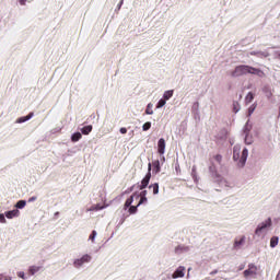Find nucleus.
<instances>
[{"label":"nucleus","instance_id":"f257e3e1","mask_svg":"<svg viewBox=\"0 0 280 280\" xmlns=\"http://www.w3.org/2000/svg\"><path fill=\"white\" fill-rule=\"evenodd\" d=\"M258 75L259 78H264L265 73L261 69L254 68L246 65L236 66L234 71L231 72L232 78H240L246 74Z\"/></svg>","mask_w":280,"mask_h":280},{"label":"nucleus","instance_id":"f03ea898","mask_svg":"<svg viewBox=\"0 0 280 280\" xmlns=\"http://www.w3.org/2000/svg\"><path fill=\"white\" fill-rule=\"evenodd\" d=\"M150 178H152V163L148 164V173L144 176V178L141 180V184L139 185V189L143 191L148 185H150Z\"/></svg>","mask_w":280,"mask_h":280},{"label":"nucleus","instance_id":"7ed1b4c3","mask_svg":"<svg viewBox=\"0 0 280 280\" xmlns=\"http://www.w3.org/2000/svg\"><path fill=\"white\" fill-rule=\"evenodd\" d=\"M91 259H93V257H91L89 254H85L81 258L75 259L73 261V266L74 268H82V266H84V264H89Z\"/></svg>","mask_w":280,"mask_h":280},{"label":"nucleus","instance_id":"20e7f679","mask_svg":"<svg viewBox=\"0 0 280 280\" xmlns=\"http://www.w3.org/2000/svg\"><path fill=\"white\" fill-rule=\"evenodd\" d=\"M269 226H272V219L270 218L257 226L255 231V235H258V236L261 235V233H264L266 229H269Z\"/></svg>","mask_w":280,"mask_h":280},{"label":"nucleus","instance_id":"39448f33","mask_svg":"<svg viewBox=\"0 0 280 280\" xmlns=\"http://www.w3.org/2000/svg\"><path fill=\"white\" fill-rule=\"evenodd\" d=\"M243 275L245 278L253 277V276L257 275V266H255V264H249L248 269H246L243 272Z\"/></svg>","mask_w":280,"mask_h":280},{"label":"nucleus","instance_id":"423d86ee","mask_svg":"<svg viewBox=\"0 0 280 280\" xmlns=\"http://www.w3.org/2000/svg\"><path fill=\"white\" fill-rule=\"evenodd\" d=\"M183 277H185V267L179 266L172 275V279H183Z\"/></svg>","mask_w":280,"mask_h":280},{"label":"nucleus","instance_id":"0eeeda50","mask_svg":"<svg viewBox=\"0 0 280 280\" xmlns=\"http://www.w3.org/2000/svg\"><path fill=\"white\" fill-rule=\"evenodd\" d=\"M159 154H165V139L161 138L158 142Z\"/></svg>","mask_w":280,"mask_h":280},{"label":"nucleus","instance_id":"6e6552de","mask_svg":"<svg viewBox=\"0 0 280 280\" xmlns=\"http://www.w3.org/2000/svg\"><path fill=\"white\" fill-rule=\"evenodd\" d=\"M247 159H248V149H244L242 151V156H241V160H240L241 167H244V165H246V160Z\"/></svg>","mask_w":280,"mask_h":280},{"label":"nucleus","instance_id":"1a4fd4ad","mask_svg":"<svg viewBox=\"0 0 280 280\" xmlns=\"http://www.w3.org/2000/svg\"><path fill=\"white\" fill-rule=\"evenodd\" d=\"M240 152H242V148H240V145H235L233 149L234 161H240Z\"/></svg>","mask_w":280,"mask_h":280},{"label":"nucleus","instance_id":"9d476101","mask_svg":"<svg viewBox=\"0 0 280 280\" xmlns=\"http://www.w3.org/2000/svg\"><path fill=\"white\" fill-rule=\"evenodd\" d=\"M16 217H19V210H11L5 212V218H8V220H12V218Z\"/></svg>","mask_w":280,"mask_h":280},{"label":"nucleus","instance_id":"9b49d317","mask_svg":"<svg viewBox=\"0 0 280 280\" xmlns=\"http://www.w3.org/2000/svg\"><path fill=\"white\" fill-rule=\"evenodd\" d=\"M153 165V172L155 174H159L161 172V162L159 160H155L152 162Z\"/></svg>","mask_w":280,"mask_h":280},{"label":"nucleus","instance_id":"f8f14e48","mask_svg":"<svg viewBox=\"0 0 280 280\" xmlns=\"http://www.w3.org/2000/svg\"><path fill=\"white\" fill-rule=\"evenodd\" d=\"M106 207H108V205H94L91 206V208L89 209V211H102V209H106Z\"/></svg>","mask_w":280,"mask_h":280},{"label":"nucleus","instance_id":"ddd939ff","mask_svg":"<svg viewBox=\"0 0 280 280\" xmlns=\"http://www.w3.org/2000/svg\"><path fill=\"white\" fill-rule=\"evenodd\" d=\"M249 55L257 56V58H268V54L262 51H250Z\"/></svg>","mask_w":280,"mask_h":280},{"label":"nucleus","instance_id":"4468645a","mask_svg":"<svg viewBox=\"0 0 280 280\" xmlns=\"http://www.w3.org/2000/svg\"><path fill=\"white\" fill-rule=\"evenodd\" d=\"M81 132H82V135H91V132H93V126L88 125V126L81 128Z\"/></svg>","mask_w":280,"mask_h":280},{"label":"nucleus","instance_id":"2eb2a0df","mask_svg":"<svg viewBox=\"0 0 280 280\" xmlns=\"http://www.w3.org/2000/svg\"><path fill=\"white\" fill-rule=\"evenodd\" d=\"M40 268H43V267H40V266H31L28 268V275H32V276L36 275V272H39Z\"/></svg>","mask_w":280,"mask_h":280},{"label":"nucleus","instance_id":"dca6fc26","mask_svg":"<svg viewBox=\"0 0 280 280\" xmlns=\"http://www.w3.org/2000/svg\"><path fill=\"white\" fill-rule=\"evenodd\" d=\"M80 139H82V133L80 132H74L72 136H71V141L73 143H78V141H80Z\"/></svg>","mask_w":280,"mask_h":280},{"label":"nucleus","instance_id":"f3484780","mask_svg":"<svg viewBox=\"0 0 280 280\" xmlns=\"http://www.w3.org/2000/svg\"><path fill=\"white\" fill-rule=\"evenodd\" d=\"M149 189H152L153 195L156 196V194H159V183L151 184Z\"/></svg>","mask_w":280,"mask_h":280},{"label":"nucleus","instance_id":"a211bd4d","mask_svg":"<svg viewBox=\"0 0 280 280\" xmlns=\"http://www.w3.org/2000/svg\"><path fill=\"white\" fill-rule=\"evenodd\" d=\"M174 96V90H168V91H166V92H164V94H163V97H164V100H171V97H173Z\"/></svg>","mask_w":280,"mask_h":280},{"label":"nucleus","instance_id":"6ab92c4d","mask_svg":"<svg viewBox=\"0 0 280 280\" xmlns=\"http://www.w3.org/2000/svg\"><path fill=\"white\" fill-rule=\"evenodd\" d=\"M254 100H255V94H253V92H248V94L245 97L246 104H250V102H253Z\"/></svg>","mask_w":280,"mask_h":280},{"label":"nucleus","instance_id":"aec40b11","mask_svg":"<svg viewBox=\"0 0 280 280\" xmlns=\"http://www.w3.org/2000/svg\"><path fill=\"white\" fill-rule=\"evenodd\" d=\"M279 244V237L272 236L270 240V247L275 248Z\"/></svg>","mask_w":280,"mask_h":280},{"label":"nucleus","instance_id":"412c9836","mask_svg":"<svg viewBox=\"0 0 280 280\" xmlns=\"http://www.w3.org/2000/svg\"><path fill=\"white\" fill-rule=\"evenodd\" d=\"M135 201V196H131L125 201V209H128L131 207L132 202Z\"/></svg>","mask_w":280,"mask_h":280},{"label":"nucleus","instance_id":"4be33fe9","mask_svg":"<svg viewBox=\"0 0 280 280\" xmlns=\"http://www.w3.org/2000/svg\"><path fill=\"white\" fill-rule=\"evenodd\" d=\"M245 241H246V237H244V236L241 237L240 241L236 240V241L234 242V248L241 247L242 244H244Z\"/></svg>","mask_w":280,"mask_h":280},{"label":"nucleus","instance_id":"5701e85b","mask_svg":"<svg viewBox=\"0 0 280 280\" xmlns=\"http://www.w3.org/2000/svg\"><path fill=\"white\" fill-rule=\"evenodd\" d=\"M25 205H27V201L20 200L16 202L15 207H16V209H25Z\"/></svg>","mask_w":280,"mask_h":280},{"label":"nucleus","instance_id":"b1692460","mask_svg":"<svg viewBox=\"0 0 280 280\" xmlns=\"http://www.w3.org/2000/svg\"><path fill=\"white\" fill-rule=\"evenodd\" d=\"M147 203H148V197H140L138 207H141V205H147Z\"/></svg>","mask_w":280,"mask_h":280},{"label":"nucleus","instance_id":"393cba45","mask_svg":"<svg viewBox=\"0 0 280 280\" xmlns=\"http://www.w3.org/2000/svg\"><path fill=\"white\" fill-rule=\"evenodd\" d=\"M147 115H154V110H152V104H149L145 109Z\"/></svg>","mask_w":280,"mask_h":280},{"label":"nucleus","instance_id":"a878e982","mask_svg":"<svg viewBox=\"0 0 280 280\" xmlns=\"http://www.w3.org/2000/svg\"><path fill=\"white\" fill-rule=\"evenodd\" d=\"M150 128H152V122L148 121L142 126V130L148 131L150 130Z\"/></svg>","mask_w":280,"mask_h":280},{"label":"nucleus","instance_id":"bb28decb","mask_svg":"<svg viewBox=\"0 0 280 280\" xmlns=\"http://www.w3.org/2000/svg\"><path fill=\"white\" fill-rule=\"evenodd\" d=\"M139 205L138 206H131L129 207V210L128 212L132 215L135 213H137V209H138Z\"/></svg>","mask_w":280,"mask_h":280},{"label":"nucleus","instance_id":"cd10ccee","mask_svg":"<svg viewBox=\"0 0 280 280\" xmlns=\"http://www.w3.org/2000/svg\"><path fill=\"white\" fill-rule=\"evenodd\" d=\"M166 104V100L161 98L156 105V108H163V106H165Z\"/></svg>","mask_w":280,"mask_h":280},{"label":"nucleus","instance_id":"c85d7f7f","mask_svg":"<svg viewBox=\"0 0 280 280\" xmlns=\"http://www.w3.org/2000/svg\"><path fill=\"white\" fill-rule=\"evenodd\" d=\"M97 236V232L96 231H92L91 235H90V240L91 242H95V237Z\"/></svg>","mask_w":280,"mask_h":280},{"label":"nucleus","instance_id":"c756f323","mask_svg":"<svg viewBox=\"0 0 280 280\" xmlns=\"http://www.w3.org/2000/svg\"><path fill=\"white\" fill-rule=\"evenodd\" d=\"M217 163H222V156L220 154L214 155Z\"/></svg>","mask_w":280,"mask_h":280},{"label":"nucleus","instance_id":"7c9ffc66","mask_svg":"<svg viewBox=\"0 0 280 280\" xmlns=\"http://www.w3.org/2000/svg\"><path fill=\"white\" fill-rule=\"evenodd\" d=\"M0 222L1 224H5L7 220L4 214H0Z\"/></svg>","mask_w":280,"mask_h":280},{"label":"nucleus","instance_id":"2f4dec72","mask_svg":"<svg viewBox=\"0 0 280 280\" xmlns=\"http://www.w3.org/2000/svg\"><path fill=\"white\" fill-rule=\"evenodd\" d=\"M18 277H20V279H25V272L19 271Z\"/></svg>","mask_w":280,"mask_h":280},{"label":"nucleus","instance_id":"473e14b6","mask_svg":"<svg viewBox=\"0 0 280 280\" xmlns=\"http://www.w3.org/2000/svg\"><path fill=\"white\" fill-rule=\"evenodd\" d=\"M0 280H12L11 277L0 275Z\"/></svg>","mask_w":280,"mask_h":280},{"label":"nucleus","instance_id":"72a5a7b5","mask_svg":"<svg viewBox=\"0 0 280 280\" xmlns=\"http://www.w3.org/2000/svg\"><path fill=\"white\" fill-rule=\"evenodd\" d=\"M34 117V113H30L27 116H25L26 121H30Z\"/></svg>","mask_w":280,"mask_h":280},{"label":"nucleus","instance_id":"f704fd0d","mask_svg":"<svg viewBox=\"0 0 280 280\" xmlns=\"http://www.w3.org/2000/svg\"><path fill=\"white\" fill-rule=\"evenodd\" d=\"M128 132V129L126 127L120 128V133L126 135Z\"/></svg>","mask_w":280,"mask_h":280},{"label":"nucleus","instance_id":"c9c22d12","mask_svg":"<svg viewBox=\"0 0 280 280\" xmlns=\"http://www.w3.org/2000/svg\"><path fill=\"white\" fill-rule=\"evenodd\" d=\"M245 143L247 145H250L253 143V141H250V139H248V135L245 137Z\"/></svg>","mask_w":280,"mask_h":280},{"label":"nucleus","instance_id":"e433bc0d","mask_svg":"<svg viewBox=\"0 0 280 280\" xmlns=\"http://www.w3.org/2000/svg\"><path fill=\"white\" fill-rule=\"evenodd\" d=\"M139 196L147 198V196H148V190H142Z\"/></svg>","mask_w":280,"mask_h":280},{"label":"nucleus","instance_id":"4c0bfd02","mask_svg":"<svg viewBox=\"0 0 280 280\" xmlns=\"http://www.w3.org/2000/svg\"><path fill=\"white\" fill-rule=\"evenodd\" d=\"M24 121H27V119L25 117H22V118L19 119L20 124H23Z\"/></svg>","mask_w":280,"mask_h":280},{"label":"nucleus","instance_id":"58836bf2","mask_svg":"<svg viewBox=\"0 0 280 280\" xmlns=\"http://www.w3.org/2000/svg\"><path fill=\"white\" fill-rule=\"evenodd\" d=\"M20 4L25 5L27 3V0H19Z\"/></svg>","mask_w":280,"mask_h":280},{"label":"nucleus","instance_id":"ea45409f","mask_svg":"<svg viewBox=\"0 0 280 280\" xmlns=\"http://www.w3.org/2000/svg\"><path fill=\"white\" fill-rule=\"evenodd\" d=\"M34 200H36V197H31V198L28 199V202H34Z\"/></svg>","mask_w":280,"mask_h":280},{"label":"nucleus","instance_id":"a19ab883","mask_svg":"<svg viewBox=\"0 0 280 280\" xmlns=\"http://www.w3.org/2000/svg\"><path fill=\"white\" fill-rule=\"evenodd\" d=\"M249 115H253V110H255V108H249Z\"/></svg>","mask_w":280,"mask_h":280},{"label":"nucleus","instance_id":"79ce46f5","mask_svg":"<svg viewBox=\"0 0 280 280\" xmlns=\"http://www.w3.org/2000/svg\"><path fill=\"white\" fill-rule=\"evenodd\" d=\"M240 109L234 105V113H237Z\"/></svg>","mask_w":280,"mask_h":280},{"label":"nucleus","instance_id":"37998d69","mask_svg":"<svg viewBox=\"0 0 280 280\" xmlns=\"http://www.w3.org/2000/svg\"><path fill=\"white\" fill-rule=\"evenodd\" d=\"M178 250H180V246L175 248V253H178Z\"/></svg>","mask_w":280,"mask_h":280},{"label":"nucleus","instance_id":"c03bdc74","mask_svg":"<svg viewBox=\"0 0 280 280\" xmlns=\"http://www.w3.org/2000/svg\"><path fill=\"white\" fill-rule=\"evenodd\" d=\"M211 275H218V270L212 271Z\"/></svg>","mask_w":280,"mask_h":280},{"label":"nucleus","instance_id":"a18cd8bd","mask_svg":"<svg viewBox=\"0 0 280 280\" xmlns=\"http://www.w3.org/2000/svg\"><path fill=\"white\" fill-rule=\"evenodd\" d=\"M121 3H124V1H121L120 4H118L119 8H121Z\"/></svg>","mask_w":280,"mask_h":280}]
</instances>
